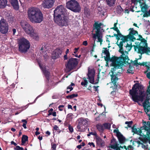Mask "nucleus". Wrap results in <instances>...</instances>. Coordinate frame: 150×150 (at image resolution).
I'll use <instances>...</instances> for the list:
<instances>
[{
    "label": "nucleus",
    "instance_id": "f257e3e1",
    "mask_svg": "<svg viewBox=\"0 0 150 150\" xmlns=\"http://www.w3.org/2000/svg\"><path fill=\"white\" fill-rule=\"evenodd\" d=\"M132 100L134 102H143V105L145 112L150 111V89H147L146 91L144 90V86L139 83H135L132 89L129 91Z\"/></svg>",
    "mask_w": 150,
    "mask_h": 150
},
{
    "label": "nucleus",
    "instance_id": "f03ea898",
    "mask_svg": "<svg viewBox=\"0 0 150 150\" xmlns=\"http://www.w3.org/2000/svg\"><path fill=\"white\" fill-rule=\"evenodd\" d=\"M104 50H102V53H105L106 56H104L105 60L107 62L110 61L112 62V65L113 67V71H111L112 74L111 75V80L114 86L117 88V85L116 83L118 80V77L114 74V71L116 69H120L122 68L124 64H129L132 61L129 62V59L128 56H125L124 58H121L120 57H117L115 56H112L111 58L110 57V53L109 50L107 48H103Z\"/></svg>",
    "mask_w": 150,
    "mask_h": 150
},
{
    "label": "nucleus",
    "instance_id": "7ed1b4c3",
    "mask_svg": "<svg viewBox=\"0 0 150 150\" xmlns=\"http://www.w3.org/2000/svg\"><path fill=\"white\" fill-rule=\"evenodd\" d=\"M65 9L62 5L57 6L54 11V21L59 26H67L69 25V18L65 15Z\"/></svg>",
    "mask_w": 150,
    "mask_h": 150
},
{
    "label": "nucleus",
    "instance_id": "20e7f679",
    "mask_svg": "<svg viewBox=\"0 0 150 150\" xmlns=\"http://www.w3.org/2000/svg\"><path fill=\"white\" fill-rule=\"evenodd\" d=\"M27 13L28 18L33 23H40L43 20V14L39 8L31 7L28 9Z\"/></svg>",
    "mask_w": 150,
    "mask_h": 150
},
{
    "label": "nucleus",
    "instance_id": "39448f33",
    "mask_svg": "<svg viewBox=\"0 0 150 150\" xmlns=\"http://www.w3.org/2000/svg\"><path fill=\"white\" fill-rule=\"evenodd\" d=\"M18 42L19 50L21 53L26 52L30 48V42L23 37L19 39Z\"/></svg>",
    "mask_w": 150,
    "mask_h": 150
},
{
    "label": "nucleus",
    "instance_id": "423d86ee",
    "mask_svg": "<svg viewBox=\"0 0 150 150\" xmlns=\"http://www.w3.org/2000/svg\"><path fill=\"white\" fill-rule=\"evenodd\" d=\"M142 124V127H141L139 129L136 128L135 125H134L131 127L132 132L137 134H140L143 131H144L147 132L148 134H150V122L148 121L146 122L144 121Z\"/></svg>",
    "mask_w": 150,
    "mask_h": 150
},
{
    "label": "nucleus",
    "instance_id": "0eeeda50",
    "mask_svg": "<svg viewBox=\"0 0 150 150\" xmlns=\"http://www.w3.org/2000/svg\"><path fill=\"white\" fill-rule=\"evenodd\" d=\"M66 6L67 8L75 12H79L81 10L79 4L75 0H71L67 2Z\"/></svg>",
    "mask_w": 150,
    "mask_h": 150
},
{
    "label": "nucleus",
    "instance_id": "6e6552de",
    "mask_svg": "<svg viewBox=\"0 0 150 150\" xmlns=\"http://www.w3.org/2000/svg\"><path fill=\"white\" fill-rule=\"evenodd\" d=\"M79 59L71 58L69 59L67 63L65 64L66 70L67 72L70 71L76 68L78 64Z\"/></svg>",
    "mask_w": 150,
    "mask_h": 150
},
{
    "label": "nucleus",
    "instance_id": "1a4fd4ad",
    "mask_svg": "<svg viewBox=\"0 0 150 150\" xmlns=\"http://www.w3.org/2000/svg\"><path fill=\"white\" fill-rule=\"evenodd\" d=\"M98 22H96L93 25V30H96V33L94 34L93 36L94 38H95L96 37L98 38V42H100L101 43L103 42V40L100 37V28L101 26L103 25V24L101 23H98Z\"/></svg>",
    "mask_w": 150,
    "mask_h": 150
},
{
    "label": "nucleus",
    "instance_id": "9d476101",
    "mask_svg": "<svg viewBox=\"0 0 150 150\" xmlns=\"http://www.w3.org/2000/svg\"><path fill=\"white\" fill-rule=\"evenodd\" d=\"M21 25L23 30L26 33L32 36L34 35V30L31 25L25 22L22 23Z\"/></svg>",
    "mask_w": 150,
    "mask_h": 150
},
{
    "label": "nucleus",
    "instance_id": "9b49d317",
    "mask_svg": "<svg viewBox=\"0 0 150 150\" xmlns=\"http://www.w3.org/2000/svg\"><path fill=\"white\" fill-rule=\"evenodd\" d=\"M8 23L6 20L2 18L0 20V32L5 34L7 33L8 30Z\"/></svg>",
    "mask_w": 150,
    "mask_h": 150
},
{
    "label": "nucleus",
    "instance_id": "f8f14e48",
    "mask_svg": "<svg viewBox=\"0 0 150 150\" xmlns=\"http://www.w3.org/2000/svg\"><path fill=\"white\" fill-rule=\"evenodd\" d=\"M138 35L139 38L137 39V40L140 41L141 42L140 43L138 42L137 43V42L135 43L136 44V45H134V49L135 51H137V49L138 50V51H139V47L140 46H147V41L144 38H143L142 35Z\"/></svg>",
    "mask_w": 150,
    "mask_h": 150
},
{
    "label": "nucleus",
    "instance_id": "ddd939ff",
    "mask_svg": "<svg viewBox=\"0 0 150 150\" xmlns=\"http://www.w3.org/2000/svg\"><path fill=\"white\" fill-rule=\"evenodd\" d=\"M110 126L111 124L109 122L105 123L103 124L98 123L96 125L97 129L100 133H103L104 129H110Z\"/></svg>",
    "mask_w": 150,
    "mask_h": 150
},
{
    "label": "nucleus",
    "instance_id": "4468645a",
    "mask_svg": "<svg viewBox=\"0 0 150 150\" xmlns=\"http://www.w3.org/2000/svg\"><path fill=\"white\" fill-rule=\"evenodd\" d=\"M42 71L46 79L45 80V84L47 88H48L52 82L50 79V72L47 71L45 69H43Z\"/></svg>",
    "mask_w": 150,
    "mask_h": 150
},
{
    "label": "nucleus",
    "instance_id": "2eb2a0df",
    "mask_svg": "<svg viewBox=\"0 0 150 150\" xmlns=\"http://www.w3.org/2000/svg\"><path fill=\"white\" fill-rule=\"evenodd\" d=\"M140 135L138 139L144 144H147L148 142V140L149 137V135L147 132H144L143 131V132L141 133L140 134H138Z\"/></svg>",
    "mask_w": 150,
    "mask_h": 150
},
{
    "label": "nucleus",
    "instance_id": "dca6fc26",
    "mask_svg": "<svg viewBox=\"0 0 150 150\" xmlns=\"http://www.w3.org/2000/svg\"><path fill=\"white\" fill-rule=\"evenodd\" d=\"M55 0H42V6L44 8L50 9L53 6Z\"/></svg>",
    "mask_w": 150,
    "mask_h": 150
},
{
    "label": "nucleus",
    "instance_id": "f3484780",
    "mask_svg": "<svg viewBox=\"0 0 150 150\" xmlns=\"http://www.w3.org/2000/svg\"><path fill=\"white\" fill-rule=\"evenodd\" d=\"M149 53H150V48L148 47V44L147 46H140L139 47L138 51L137 53L142 54L144 53H146L147 54H149Z\"/></svg>",
    "mask_w": 150,
    "mask_h": 150
},
{
    "label": "nucleus",
    "instance_id": "a211bd4d",
    "mask_svg": "<svg viewBox=\"0 0 150 150\" xmlns=\"http://www.w3.org/2000/svg\"><path fill=\"white\" fill-rule=\"evenodd\" d=\"M120 40H121L122 41L120 42L119 44L118 43V42L116 43V44L117 45L119 46V52L122 54L120 55V57L122 58H124L125 56H126L125 54V52L124 51L123 48V43L125 44L126 42L124 41L123 39H121Z\"/></svg>",
    "mask_w": 150,
    "mask_h": 150
},
{
    "label": "nucleus",
    "instance_id": "6ab92c4d",
    "mask_svg": "<svg viewBox=\"0 0 150 150\" xmlns=\"http://www.w3.org/2000/svg\"><path fill=\"white\" fill-rule=\"evenodd\" d=\"M62 50L60 48H57L52 53V58L55 59L60 57V55L62 54Z\"/></svg>",
    "mask_w": 150,
    "mask_h": 150
},
{
    "label": "nucleus",
    "instance_id": "aec40b11",
    "mask_svg": "<svg viewBox=\"0 0 150 150\" xmlns=\"http://www.w3.org/2000/svg\"><path fill=\"white\" fill-rule=\"evenodd\" d=\"M87 76L88 77L87 79L89 80L90 83L91 84H94V72L92 70H88Z\"/></svg>",
    "mask_w": 150,
    "mask_h": 150
},
{
    "label": "nucleus",
    "instance_id": "412c9836",
    "mask_svg": "<svg viewBox=\"0 0 150 150\" xmlns=\"http://www.w3.org/2000/svg\"><path fill=\"white\" fill-rule=\"evenodd\" d=\"M111 144H110V147L112 149L115 150H119L118 148V144L115 138H112L111 140Z\"/></svg>",
    "mask_w": 150,
    "mask_h": 150
},
{
    "label": "nucleus",
    "instance_id": "4be33fe9",
    "mask_svg": "<svg viewBox=\"0 0 150 150\" xmlns=\"http://www.w3.org/2000/svg\"><path fill=\"white\" fill-rule=\"evenodd\" d=\"M9 1L14 9L16 10H18L19 9V6L18 0H9Z\"/></svg>",
    "mask_w": 150,
    "mask_h": 150
},
{
    "label": "nucleus",
    "instance_id": "5701e85b",
    "mask_svg": "<svg viewBox=\"0 0 150 150\" xmlns=\"http://www.w3.org/2000/svg\"><path fill=\"white\" fill-rule=\"evenodd\" d=\"M123 39L126 42H128L129 40L132 42H133L134 40H136V38L133 35H127L124 38L122 39Z\"/></svg>",
    "mask_w": 150,
    "mask_h": 150
},
{
    "label": "nucleus",
    "instance_id": "b1692460",
    "mask_svg": "<svg viewBox=\"0 0 150 150\" xmlns=\"http://www.w3.org/2000/svg\"><path fill=\"white\" fill-rule=\"evenodd\" d=\"M96 140L97 143L100 145L101 146H104L105 145V142L104 141L102 140L98 136L96 137Z\"/></svg>",
    "mask_w": 150,
    "mask_h": 150
},
{
    "label": "nucleus",
    "instance_id": "393cba45",
    "mask_svg": "<svg viewBox=\"0 0 150 150\" xmlns=\"http://www.w3.org/2000/svg\"><path fill=\"white\" fill-rule=\"evenodd\" d=\"M119 133V135L117 136L118 138L120 143L123 144L126 141V139L124 136L121 133Z\"/></svg>",
    "mask_w": 150,
    "mask_h": 150
},
{
    "label": "nucleus",
    "instance_id": "a878e982",
    "mask_svg": "<svg viewBox=\"0 0 150 150\" xmlns=\"http://www.w3.org/2000/svg\"><path fill=\"white\" fill-rule=\"evenodd\" d=\"M7 0H0V8H4L7 5Z\"/></svg>",
    "mask_w": 150,
    "mask_h": 150
},
{
    "label": "nucleus",
    "instance_id": "bb28decb",
    "mask_svg": "<svg viewBox=\"0 0 150 150\" xmlns=\"http://www.w3.org/2000/svg\"><path fill=\"white\" fill-rule=\"evenodd\" d=\"M77 121L79 122H81V124L86 127L87 125L88 121L86 120H85L84 118L81 117L79 118L78 120Z\"/></svg>",
    "mask_w": 150,
    "mask_h": 150
},
{
    "label": "nucleus",
    "instance_id": "cd10ccee",
    "mask_svg": "<svg viewBox=\"0 0 150 150\" xmlns=\"http://www.w3.org/2000/svg\"><path fill=\"white\" fill-rule=\"evenodd\" d=\"M85 126L81 124V122H78V124L76 127V128L78 131H81L82 129H85L86 128Z\"/></svg>",
    "mask_w": 150,
    "mask_h": 150
},
{
    "label": "nucleus",
    "instance_id": "c85d7f7f",
    "mask_svg": "<svg viewBox=\"0 0 150 150\" xmlns=\"http://www.w3.org/2000/svg\"><path fill=\"white\" fill-rule=\"evenodd\" d=\"M124 46L126 47V50H127V51H125V52L126 53H127L130 50L132 47L133 45H132V43H131L129 44H128V43H127L125 45H124Z\"/></svg>",
    "mask_w": 150,
    "mask_h": 150
},
{
    "label": "nucleus",
    "instance_id": "c756f323",
    "mask_svg": "<svg viewBox=\"0 0 150 150\" xmlns=\"http://www.w3.org/2000/svg\"><path fill=\"white\" fill-rule=\"evenodd\" d=\"M142 65L143 66H145V67L147 68V70L145 71V73H146L148 71H149V70L150 69V62H142Z\"/></svg>",
    "mask_w": 150,
    "mask_h": 150
},
{
    "label": "nucleus",
    "instance_id": "7c9ffc66",
    "mask_svg": "<svg viewBox=\"0 0 150 150\" xmlns=\"http://www.w3.org/2000/svg\"><path fill=\"white\" fill-rule=\"evenodd\" d=\"M28 137L26 135H23L22 138V145H23L26 141H28Z\"/></svg>",
    "mask_w": 150,
    "mask_h": 150
},
{
    "label": "nucleus",
    "instance_id": "2f4dec72",
    "mask_svg": "<svg viewBox=\"0 0 150 150\" xmlns=\"http://www.w3.org/2000/svg\"><path fill=\"white\" fill-rule=\"evenodd\" d=\"M129 30H130V31L128 35H135L137 34L138 35V32L137 30H134L133 28H130Z\"/></svg>",
    "mask_w": 150,
    "mask_h": 150
},
{
    "label": "nucleus",
    "instance_id": "473e14b6",
    "mask_svg": "<svg viewBox=\"0 0 150 150\" xmlns=\"http://www.w3.org/2000/svg\"><path fill=\"white\" fill-rule=\"evenodd\" d=\"M144 5L143 6H142V5H140V7H141V11L143 13H145L148 9V6L145 4H144Z\"/></svg>",
    "mask_w": 150,
    "mask_h": 150
},
{
    "label": "nucleus",
    "instance_id": "72a5a7b5",
    "mask_svg": "<svg viewBox=\"0 0 150 150\" xmlns=\"http://www.w3.org/2000/svg\"><path fill=\"white\" fill-rule=\"evenodd\" d=\"M78 95L77 93H74L70 95L67 96L66 97V98L68 99H72L75 97H77Z\"/></svg>",
    "mask_w": 150,
    "mask_h": 150
},
{
    "label": "nucleus",
    "instance_id": "f704fd0d",
    "mask_svg": "<svg viewBox=\"0 0 150 150\" xmlns=\"http://www.w3.org/2000/svg\"><path fill=\"white\" fill-rule=\"evenodd\" d=\"M137 60H138V59L135 60L133 62L132 60H130L129 59V62H130V61H132V62H130V64H126L127 65H129V67H130V63H132L133 62L134 65H142V63H141L140 62H139L138 63Z\"/></svg>",
    "mask_w": 150,
    "mask_h": 150
},
{
    "label": "nucleus",
    "instance_id": "c9c22d12",
    "mask_svg": "<svg viewBox=\"0 0 150 150\" xmlns=\"http://www.w3.org/2000/svg\"><path fill=\"white\" fill-rule=\"evenodd\" d=\"M123 11V9L120 5L117 6L116 9L117 13L119 14H120Z\"/></svg>",
    "mask_w": 150,
    "mask_h": 150
},
{
    "label": "nucleus",
    "instance_id": "e433bc0d",
    "mask_svg": "<svg viewBox=\"0 0 150 150\" xmlns=\"http://www.w3.org/2000/svg\"><path fill=\"white\" fill-rule=\"evenodd\" d=\"M114 30L116 31L117 32V34L118 35L120 36V37H122V38L121 39H123L125 38V36L122 35L120 32V31L118 28L117 29L115 28V30Z\"/></svg>",
    "mask_w": 150,
    "mask_h": 150
},
{
    "label": "nucleus",
    "instance_id": "4c0bfd02",
    "mask_svg": "<svg viewBox=\"0 0 150 150\" xmlns=\"http://www.w3.org/2000/svg\"><path fill=\"white\" fill-rule=\"evenodd\" d=\"M116 0H106L107 4L110 6H111L113 4H114L115 3Z\"/></svg>",
    "mask_w": 150,
    "mask_h": 150
},
{
    "label": "nucleus",
    "instance_id": "58836bf2",
    "mask_svg": "<svg viewBox=\"0 0 150 150\" xmlns=\"http://www.w3.org/2000/svg\"><path fill=\"white\" fill-rule=\"evenodd\" d=\"M133 122L132 121H126L125 122V124H127V127H131V125L132 124Z\"/></svg>",
    "mask_w": 150,
    "mask_h": 150
},
{
    "label": "nucleus",
    "instance_id": "ea45409f",
    "mask_svg": "<svg viewBox=\"0 0 150 150\" xmlns=\"http://www.w3.org/2000/svg\"><path fill=\"white\" fill-rule=\"evenodd\" d=\"M149 16H150V10H149L148 11H147L145 12L143 15V16L145 17H147Z\"/></svg>",
    "mask_w": 150,
    "mask_h": 150
},
{
    "label": "nucleus",
    "instance_id": "a19ab883",
    "mask_svg": "<svg viewBox=\"0 0 150 150\" xmlns=\"http://www.w3.org/2000/svg\"><path fill=\"white\" fill-rule=\"evenodd\" d=\"M100 78V77H99V73H98V74L97 75V79L95 81H94V84H98L99 83V78Z\"/></svg>",
    "mask_w": 150,
    "mask_h": 150
},
{
    "label": "nucleus",
    "instance_id": "79ce46f5",
    "mask_svg": "<svg viewBox=\"0 0 150 150\" xmlns=\"http://www.w3.org/2000/svg\"><path fill=\"white\" fill-rule=\"evenodd\" d=\"M145 71H144V73L145 74H146V77L149 79H150V69L146 73H145Z\"/></svg>",
    "mask_w": 150,
    "mask_h": 150
},
{
    "label": "nucleus",
    "instance_id": "37998d69",
    "mask_svg": "<svg viewBox=\"0 0 150 150\" xmlns=\"http://www.w3.org/2000/svg\"><path fill=\"white\" fill-rule=\"evenodd\" d=\"M88 82L86 79H85L84 82H81V85L82 86H86L88 84Z\"/></svg>",
    "mask_w": 150,
    "mask_h": 150
},
{
    "label": "nucleus",
    "instance_id": "c03bdc74",
    "mask_svg": "<svg viewBox=\"0 0 150 150\" xmlns=\"http://www.w3.org/2000/svg\"><path fill=\"white\" fill-rule=\"evenodd\" d=\"M52 150H56L57 145L56 144H52Z\"/></svg>",
    "mask_w": 150,
    "mask_h": 150
},
{
    "label": "nucleus",
    "instance_id": "a18cd8bd",
    "mask_svg": "<svg viewBox=\"0 0 150 150\" xmlns=\"http://www.w3.org/2000/svg\"><path fill=\"white\" fill-rule=\"evenodd\" d=\"M15 150H23L24 149L23 147H20L19 146H16V147L14 148Z\"/></svg>",
    "mask_w": 150,
    "mask_h": 150
},
{
    "label": "nucleus",
    "instance_id": "49530a36",
    "mask_svg": "<svg viewBox=\"0 0 150 150\" xmlns=\"http://www.w3.org/2000/svg\"><path fill=\"white\" fill-rule=\"evenodd\" d=\"M99 87V86H93V88H94V91H98V88Z\"/></svg>",
    "mask_w": 150,
    "mask_h": 150
},
{
    "label": "nucleus",
    "instance_id": "de8ad7c7",
    "mask_svg": "<svg viewBox=\"0 0 150 150\" xmlns=\"http://www.w3.org/2000/svg\"><path fill=\"white\" fill-rule=\"evenodd\" d=\"M64 105H60L58 107V108L59 110L60 111H62L63 110V109H62V108H64Z\"/></svg>",
    "mask_w": 150,
    "mask_h": 150
},
{
    "label": "nucleus",
    "instance_id": "09e8293b",
    "mask_svg": "<svg viewBox=\"0 0 150 150\" xmlns=\"http://www.w3.org/2000/svg\"><path fill=\"white\" fill-rule=\"evenodd\" d=\"M69 129L71 133H72L73 132V127L70 125H69Z\"/></svg>",
    "mask_w": 150,
    "mask_h": 150
},
{
    "label": "nucleus",
    "instance_id": "8fccbe9b",
    "mask_svg": "<svg viewBox=\"0 0 150 150\" xmlns=\"http://www.w3.org/2000/svg\"><path fill=\"white\" fill-rule=\"evenodd\" d=\"M113 132L114 133H116L117 134V136H118V135H119V133H121L118 130H116V129H114L113 130Z\"/></svg>",
    "mask_w": 150,
    "mask_h": 150
},
{
    "label": "nucleus",
    "instance_id": "3c124183",
    "mask_svg": "<svg viewBox=\"0 0 150 150\" xmlns=\"http://www.w3.org/2000/svg\"><path fill=\"white\" fill-rule=\"evenodd\" d=\"M117 22L116 23H115L114 24V27H113L112 28H110L111 29H112L113 30H115V28L117 29Z\"/></svg>",
    "mask_w": 150,
    "mask_h": 150
},
{
    "label": "nucleus",
    "instance_id": "603ef678",
    "mask_svg": "<svg viewBox=\"0 0 150 150\" xmlns=\"http://www.w3.org/2000/svg\"><path fill=\"white\" fill-rule=\"evenodd\" d=\"M90 134H92L93 135H94L96 137H97V136H98V135H97V133L96 132H90Z\"/></svg>",
    "mask_w": 150,
    "mask_h": 150
},
{
    "label": "nucleus",
    "instance_id": "864d4df0",
    "mask_svg": "<svg viewBox=\"0 0 150 150\" xmlns=\"http://www.w3.org/2000/svg\"><path fill=\"white\" fill-rule=\"evenodd\" d=\"M132 148H133V146L132 145H129L127 147V150H131V149H132Z\"/></svg>",
    "mask_w": 150,
    "mask_h": 150
},
{
    "label": "nucleus",
    "instance_id": "5fc2aeb1",
    "mask_svg": "<svg viewBox=\"0 0 150 150\" xmlns=\"http://www.w3.org/2000/svg\"><path fill=\"white\" fill-rule=\"evenodd\" d=\"M73 88L72 87V86H71L70 85H69V86L67 87V89H70V91H71L73 89Z\"/></svg>",
    "mask_w": 150,
    "mask_h": 150
},
{
    "label": "nucleus",
    "instance_id": "6e6d98bb",
    "mask_svg": "<svg viewBox=\"0 0 150 150\" xmlns=\"http://www.w3.org/2000/svg\"><path fill=\"white\" fill-rule=\"evenodd\" d=\"M127 72H128L129 73H130L132 74H134V72L132 70H131L130 69H128L127 70Z\"/></svg>",
    "mask_w": 150,
    "mask_h": 150
},
{
    "label": "nucleus",
    "instance_id": "4d7b16f0",
    "mask_svg": "<svg viewBox=\"0 0 150 150\" xmlns=\"http://www.w3.org/2000/svg\"><path fill=\"white\" fill-rule=\"evenodd\" d=\"M141 1H143V0H138L137 1L139 2V3L140 4V5H144V4H145V3H144L143 2H142Z\"/></svg>",
    "mask_w": 150,
    "mask_h": 150
},
{
    "label": "nucleus",
    "instance_id": "13d9d810",
    "mask_svg": "<svg viewBox=\"0 0 150 150\" xmlns=\"http://www.w3.org/2000/svg\"><path fill=\"white\" fill-rule=\"evenodd\" d=\"M53 129L54 130H58L59 129V127L57 125H54Z\"/></svg>",
    "mask_w": 150,
    "mask_h": 150
},
{
    "label": "nucleus",
    "instance_id": "bf43d9fd",
    "mask_svg": "<svg viewBox=\"0 0 150 150\" xmlns=\"http://www.w3.org/2000/svg\"><path fill=\"white\" fill-rule=\"evenodd\" d=\"M79 47L77 48H75L74 49V53L75 54L76 53L78 52V51L79 50Z\"/></svg>",
    "mask_w": 150,
    "mask_h": 150
},
{
    "label": "nucleus",
    "instance_id": "052dcab7",
    "mask_svg": "<svg viewBox=\"0 0 150 150\" xmlns=\"http://www.w3.org/2000/svg\"><path fill=\"white\" fill-rule=\"evenodd\" d=\"M88 144L90 146H92L93 147H95V145L93 142H89Z\"/></svg>",
    "mask_w": 150,
    "mask_h": 150
},
{
    "label": "nucleus",
    "instance_id": "680f3d73",
    "mask_svg": "<svg viewBox=\"0 0 150 150\" xmlns=\"http://www.w3.org/2000/svg\"><path fill=\"white\" fill-rule=\"evenodd\" d=\"M88 42L87 41H84L83 42L82 44L85 46H87L88 45Z\"/></svg>",
    "mask_w": 150,
    "mask_h": 150
},
{
    "label": "nucleus",
    "instance_id": "e2e57ef3",
    "mask_svg": "<svg viewBox=\"0 0 150 150\" xmlns=\"http://www.w3.org/2000/svg\"><path fill=\"white\" fill-rule=\"evenodd\" d=\"M72 115L73 114L72 113H69L67 115V117L69 118L70 117H71Z\"/></svg>",
    "mask_w": 150,
    "mask_h": 150
},
{
    "label": "nucleus",
    "instance_id": "0e129e2a",
    "mask_svg": "<svg viewBox=\"0 0 150 150\" xmlns=\"http://www.w3.org/2000/svg\"><path fill=\"white\" fill-rule=\"evenodd\" d=\"M64 60L67 59H68L67 54H66L64 55Z\"/></svg>",
    "mask_w": 150,
    "mask_h": 150
},
{
    "label": "nucleus",
    "instance_id": "69168bd1",
    "mask_svg": "<svg viewBox=\"0 0 150 150\" xmlns=\"http://www.w3.org/2000/svg\"><path fill=\"white\" fill-rule=\"evenodd\" d=\"M11 144H14V145L15 146H16V145H17V144L16 143H15L14 142V141H12L11 142Z\"/></svg>",
    "mask_w": 150,
    "mask_h": 150
},
{
    "label": "nucleus",
    "instance_id": "338daca9",
    "mask_svg": "<svg viewBox=\"0 0 150 150\" xmlns=\"http://www.w3.org/2000/svg\"><path fill=\"white\" fill-rule=\"evenodd\" d=\"M52 115L54 116H56L57 115L56 112H52Z\"/></svg>",
    "mask_w": 150,
    "mask_h": 150
},
{
    "label": "nucleus",
    "instance_id": "774afa93",
    "mask_svg": "<svg viewBox=\"0 0 150 150\" xmlns=\"http://www.w3.org/2000/svg\"><path fill=\"white\" fill-rule=\"evenodd\" d=\"M21 121L22 122H24L23 123H27V121L25 120H22Z\"/></svg>",
    "mask_w": 150,
    "mask_h": 150
}]
</instances>
